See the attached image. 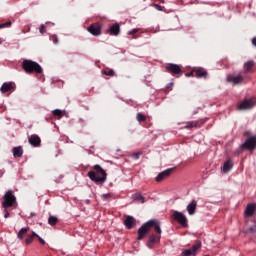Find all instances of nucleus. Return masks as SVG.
I'll return each mask as SVG.
<instances>
[{"label":"nucleus","instance_id":"1","mask_svg":"<svg viewBox=\"0 0 256 256\" xmlns=\"http://www.w3.org/2000/svg\"><path fill=\"white\" fill-rule=\"evenodd\" d=\"M88 177L91 181H94V183H105L107 180V173H105V170H103L101 166L95 165L94 171L88 172Z\"/></svg>","mask_w":256,"mask_h":256},{"label":"nucleus","instance_id":"2","mask_svg":"<svg viewBox=\"0 0 256 256\" xmlns=\"http://www.w3.org/2000/svg\"><path fill=\"white\" fill-rule=\"evenodd\" d=\"M22 67L26 73H43V68H41V65L32 60H24L22 62Z\"/></svg>","mask_w":256,"mask_h":256},{"label":"nucleus","instance_id":"3","mask_svg":"<svg viewBox=\"0 0 256 256\" xmlns=\"http://www.w3.org/2000/svg\"><path fill=\"white\" fill-rule=\"evenodd\" d=\"M15 201H16V198L11 192V190L7 191L6 194L4 195V201L2 202V205L5 209V214H4L5 219H8L9 217V211L7 209H9V207H13V203H15Z\"/></svg>","mask_w":256,"mask_h":256},{"label":"nucleus","instance_id":"4","mask_svg":"<svg viewBox=\"0 0 256 256\" xmlns=\"http://www.w3.org/2000/svg\"><path fill=\"white\" fill-rule=\"evenodd\" d=\"M172 219L177 221L182 227H188L189 224L187 223V216L179 211H174L172 214Z\"/></svg>","mask_w":256,"mask_h":256},{"label":"nucleus","instance_id":"5","mask_svg":"<svg viewBox=\"0 0 256 256\" xmlns=\"http://www.w3.org/2000/svg\"><path fill=\"white\" fill-rule=\"evenodd\" d=\"M255 105H256V98H250L241 102L238 106V109H240V111H247L249 109H253Z\"/></svg>","mask_w":256,"mask_h":256},{"label":"nucleus","instance_id":"6","mask_svg":"<svg viewBox=\"0 0 256 256\" xmlns=\"http://www.w3.org/2000/svg\"><path fill=\"white\" fill-rule=\"evenodd\" d=\"M199 249H201V242H197L191 247V249H187L183 251L181 256H190V255L196 256L197 251H199Z\"/></svg>","mask_w":256,"mask_h":256},{"label":"nucleus","instance_id":"7","mask_svg":"<svg viewBox=\"0 0 256 256\" xmlns=\"http://www.w3.org/2000/svg\"><path fill=\"white\" fill-rule=\"evenodd\" d=\"M242 147H244V149H248L249 151H253V149H256V136L247 138Z\"/></svg>","mask_w":256,"mask_h":256},{"label":"nucleus","instance_id":"8","mask_svg":"<svg viewBox=\"0 0 256 256\" xmlns=\"http://www.w3.org/2000/svg\"><path fill=\"white\" fill-rule=\"evenodd\" d=\"M149 222L144 223L139 229H138V241H141L145 235L149 233Z\"/></svg>","mask_w":256,"mask_h":256},{"label":"nucleus","instance_id":"9","mask_svg":"<svg viewBox=\"0 0 256 256\" xmlns=\"http://www.w3.org/2000/svg\"><path fill=\"white\" fill-rule=\"evenodd\" d=\"M167 71H170L171 73H174L175 75H183V72L181 71V68L177 64H167L166 65Z\"/></svg>","mask_w":256,"mask_h":256},{"label":"nucleus","instance_id":"10","mask_svg":"<svg viewBox=\"0 0 256 256\" xmlns=\"http://www.w3.org/2000/svg\"><path fill=\"white\" fill-rule=\"evenodd\" d=\"M88 31L91 35L98 37V35H101V26L99 24H92L88 27Z\"/></svg>","mask_w":256,"mask_h":256},{"label":"nucleus","instance_id":"11","mask_svg":"<svg viewBox=\"0 0 256 256\" xmlns=\"http://www.w3.org/2000/svg\"><path fill=\"white\" fill-rule=\"evenodd\" d=\"M148 227L151 229V227H154V231L158 234L161 235V224L157 220H150L148 221Z\"/></svg>","mask_w":256,"mask_h":256},{"label":"nucleus","instance_id":"12","mask_svg":"<svg viewBox=\"0 0 256 256\" xmlns=\"http://www.w3.org/2000/svg\"><path fill=\"white\" fill-rule=\"evenodd\" d=\"M28 143L33 147H39V145H41V138L38 135L33 134L28 137Z\"/></svg>","mask_w":256,"mask_h":256},{"label":"nucleus","instance_id":"13","mask_svg":"<svg viewBox=\"0 0 256 256\" xmlns=\"http://www.w3.org/2000/svg\"><path fill=\"white\" fill-rule=\"evenodd\" d=\"M228 83H233L234 85H239L240 83H243V77L238 74L236 76H228L227 77Z\"/></svg>","mask_w":256,"mask_h":256},{"label":"nucleus","instance_id":"14","mask_svg":"<svg viewBox=\"0 0 256 256\" xmlns=\"http://www.w3.org/2000/svg\"><path fill=\"white\" fill-rule=\"evenodd\" d=\"M124 225L127 227V229H133L137 225V221L133 218V216H127Z\"/></svg>","mask_w":256,"mask_h":256},{"label":"nucleus","instance_id":"15","mask_svg":"<svg viewBox=\"0 0 256 256\" xmlns=\"http://www.w3.org/2000/svg\"><path fill=\"white\" fill-rule=\"evenodd\" d=\"M172 169L164 170L163 172L159 173L156 177L157 183L163 181V179H166V177H169L171 175Z\"/></svg>","mask_w":256,"mask_h":256},{"label":"nucleus","instance_id":"16","mask_svg":"<svg viewBox=\"0 0 256 256\" xmlns=\"http://www.w3.org/2000/svg\"><path fill=\"white\" fill-rule=\"evenodd\" d=\"M231 169H233V161L231 160L226 161L221 167L222 173H229Z\"/></svg>","mask_w":256,"mask_h":256},{"label":"nucleus","instance_id":"17","mask_svg":"<svg viewBox=\"0 0 256 256\" xmlns=\"http://www.w3.org/2000/svg\"><path fill=\"white\" fill-rule=\"evenodd\" d=\"M197 209V201L192 200L190 204L187 206V212L189 215H194L195 210Z\"/></svg>","mask_w":256,"mask_h":256},{"label":"nucleus","instance_id":"18","mask_svg":"<svg viewBox=\"0 0 256 256\" xmlns=\"http://www.w3.org/2000/svg\"><path fill=\"white\" fill-rule=\"evenodd\" d=\"M256 210V204H249L245 209V215L247 217H252L253 213H255Z\"/></svg>","mask_w":256,"mask_h":256},{"label":"nucleus","instance_id":"19","mask_svg":"<svg viewBox=\"0 0 256 256\" xmlns=\"http://www.w3.org/2000/svg\"><path fill=\"white\" fill-rule=\"evenodd\" d=\"M119 31H120V27L119 24L116 23L114 25H112L109 29H108V33H110L111 35H119Z\"/></svg>","mask_w":256,"mask_h":256},{"label":"nucleus","instance_id":"20","mask_svg":"<svg viewBox=\"0 0 256 256\" xmlns=\"http://www.w3.org/2000/svg\"><path fill=\"white\" fill-rule=\"evenodd\" d=\"M194 73H195V77H197L198 79H200L201 77H207V70L203 68L196 69Z\"/></svg>","mask_w":256,"mask_h":256},{"label":"nucleus","instance_id":"21","mask_svg":"<svg viewBox=\"0 0 256 256\" xmlns=\"http://www.w3.org/2000/svg\"><path fill=\"white\" fill-rule=\"evenodd\" d=\"M11 89H13V83L9 82V83H4L1 86L0 91L1 93H7V91H11Z\"/></svg>","mask_w":256,"mask_h":256},{"label":"nucleus","instance_id":"22","mask_svg":"<svg viewBox=\"0 0 256 256\" xmlns=\"http://www.w3.org/2000/svg\"><path fill=\"white\" fill-rule=\"evenodd\" d=\"M14 157H23V147L18 146L13 148Z\"/></svg>","mask_w":256,"mask_h":256},{"label":"nucleus","instance_id":"23","mask_svg":"<svg viewBox=\"0 0 256 256\" xmlns=\"http://www.w3.org/2000/svg\"><path fill=\"white\" fill-rule=\"evenodd\" d=\"M132 199H133V201H139L142 204L145 203V197H143V195H141V193L133 194Z\"/></svg>","mask_w":256,"mask_h":256},{"label":"nucleus","instance_id":"24","mask_svg":"<svg viewBox=\"0 0 256 256\" xmlns=\"http://www.w3.org/2000/svg\"><path fill=\"white\" fill-rule=\"evenodd\" d=\"M27 231H29V227L22 228L17 234L18 239H23V237H25L27 234Z\"/></svg>","mask_w":256,"mask_h":256},{"label":"nucleus","instance_id":"25","mask_svg":"<svg viewBox=\"0 0 256 256\" xmlns=\"http://www.w3.org/2000/svg\"><path fill=\"white\" fill-rule=\"evenodd\" d=\"M254 66H255L254 61H248L244 64V69L245 71H251V69H253Z\"/></svg>","mask_w":256,"mask_h":256},{"label":"nucleus","instance_id":"26","mask_svg":"<svg viewBox=\"0 0 256 256\" xmlns=\"http://www.w3.org/2000/svg\"><path fill=\"white\" fill-rule=\"evenodd\" d=\"M150 240H151V243H159V241H161V234H152L150 236Z\"/></svg>","mask_w":256,"mask_h":256},{"label":"nucleus","instance_id":"27","mask_svg":"<svg viewBox=\"0 0 256 256\" xmlns=\"http://www.w3.org/2000/svg\"><path fill=\"white\" fill-rule=\"evenodd\" d=\"M48 223H49V225H51L52 227L55 226V225H57V217H55V216H50V217L48 218Z\"/></svg>","mask_w":256,"mask_h":256},{"label":"nucleus","instance_id":"28","mask_svg":"<svg viewBox=\"0 0 256 256\" xmlns=\"http://www.w3.org/2000/svg\"><path fill=\"white\" fill-rule=\"evenodd\" d=\"M103 75H108L109 77H113V75H115V71L113 70H104Z\"/></svg>","mask_w":256,"mask_h":256},{"label":"nucleus","instance_id":"29","mask_svg":"<svg viewBox=\"0 0 256 256\" xmlns=\"http://www.w3.org/2000/svg\"><path fill=\"white\" fill-rule=\"evenodd\" d=\"M136 119L137 121H139V123H141V121H145V115H143L142 113H138L136 115Z\"/></svg>","mask_w":256,"mask_h":256},{"label":"nucleus","instance_id":"30","mask_svg":"<svg viewBox=\"0 0 256 256\" xmlns=\"http://www.w3.org/2000/svg\"><path fill=\"white\" fill-rule=\"evenodd\" d=\"M11 25H12L11 21L2 23V24H0V29H5V27H11Z\"/></svg>","mask_w":256,"mask_h":256},{"label":"nucleus","instance_id":"31","mask_svg":"<svg viewBox=\"0 0 256 256\" xmlns=\"http://www.w3.org/2000/svg\"><path fill=\"white\" fill-rule=\"evenodd\" d=\"M53 114L57 115L58 117H63V111H61L60 109L54 110Z\"/></svg>","mask_w":256,"mask_h":256},{"label":"nucleus","instance_id":"32","mask_svg":"<svg viewBox=\"0 0 256 256\" xmlns=\"http://www.w3.org/2000/svg\"><path fill=\"white\" fill-rule=\"evenodd\" d=\"M33 243V236L28 235L26 238V245H31Z\"/></svg>","mask_w":256,"mask_h":256},{"label":"nucleus","instance_id":"33","mask_svg":"<svg viewBox=\"0 0 256 256\" xmlns=\"http://www.w3.org/2000/svg\"><path fill=\"white\" fill-rule=\"evenodd\" d=\"M46 31H47V27L42 24L40 27V33L43 35L44 33H46Z\"/></svg>","mask_w":256,"mask_h":256},{"label":"nucleus","instance_id":"34","mask_svg":"<svg viewBox=\"0 0 256 256\" xmlns=\"http://www.w3.org/2000/svg\"><path fill=\"white\" fill-rule=\"evenodd\" d=\"M52 40H53L54 45H57L59 43V40L57 39V35H53Z\"/></svg>","mask_w":256,"mask_h":256},{"label":"nucleus","instance_id":"35","mask_svg":"<svg viewBox=\"0 0 256 256\" xmlns=\"http://www.w3.org/2000/svg\"><path fill=\"white\" fill-rule=\"evenodd\" d=\"M193 127H195V123L191 122L186 126V129H191Z\"/></svg>","mask_w":256,"mask_h":256},{"label":"nucleus","instance_id":"36","mask_svg":"<svg viewBox=\"0 0 256 256\" xmlns=\"http://www.w3.org/2000/svg\"><path fill=\"white\" fill-rule=\"evenodd\" d=\"M102 199H110V197H111V194H103L102 196Z\"/></svg>","mask_w":256,"mask_h":256},{"label":"nucleus","instance_id":"37","mask_svg":"<svg viewBox=\"0 0 256 256\" xmlns=\"http://www.w3.org/2000/svg\"><path fill=\"white\" fill-rule=\"evenodd\" d=\"M134 159H139L141 157V152H137L133 155Z\"/></svg>","mask_w":256,"mask_h":256},{"label":"nucleus","instance_id":"38","mask_svg":"<svg viewBox=\"0 0 256 256\" xmlns=\"http://www.w3.org/2000/svg\"><path fill=\"white\" fill-rule=\"evenodd\" d=\"M38 241H40L42 245H45V240H43V238H41L40 236H38Z\"/></svg>","mask_w":256,"mask_h":256},{"label":"nucleus","instance_id":"39","mask_svg":"<svg viewBox=\"0 0 256 256\" xmlns=\"http://www.w3.org/2000/svg\"><path fill=\"white\" fill-rule=\"evenodd\" d=\"M153 243H155V242H151V239L149 240V242H148V247L151 249V247H153Z\"/></svg>","mask_w":256,"mask_h":256},{"label":"nucleus","instance_id":"40","mask_svg":"<svg viewBox=\"0 0 256 256\" xmlns=\"http://www.w3.org/2000/svg\"><path fill=\"white\" fill-rule=\"evenodd\" d=\"M252 44L254 45V47H256V37L252 39Z\"/></svg>","mask_w":256,"mask_h":256},{"label":"nucleus","instance_id":"41","mask_svg":"<svg viewBox=\"0 0 256 256\" xmlns=\"http://www.w3.org/2000/svg\"><path fill=\"white\" fill-rule=\"evenodd\" d=\"M186 77H193V72L187 73Z\"/></svg>","mask_w":256,"mask_h":256},{"label":"nucleus","instance_id":"42","mask_svg":"<svg viewBox=\"0 0 256 256\" xmlns=\"http://www.w3.org/2000/svg\"><path fill=\"white\" fill-rule=\"evenodd\" d=\"M31 237H39V235H37V233L33 232Z\"/></svg>","mask_w":256,"mask_h":256},{"label":"nucleus","instance_id":"43","mask_svg":"<svg viewBox=\"0 0 256 256\" xmlns=\"http://www.w3.org/2000/svg\"><path fill=\"white\" fill-rule=\"evenodd\" d=\"M156 8L159 9V11H161V6L156 5Z\"/></svg>","mask_w":256,"mask_h":256}]
</instances>
